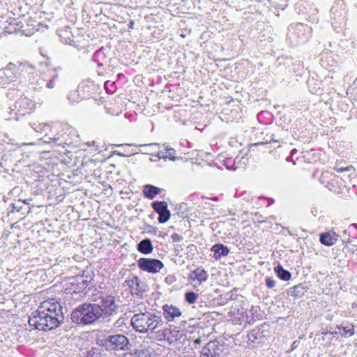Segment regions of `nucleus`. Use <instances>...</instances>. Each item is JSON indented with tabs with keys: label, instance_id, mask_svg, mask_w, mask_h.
<instances>
[{
	"label": "nucleus",
	"instance_id": "nucleus-1",
	"mask_svg": "<svg viewBox=\"0 0 357 357\" xmlns=\"http://www.w3.org/2000/svg\"><path fill=\"white\" fill-rule=\"evenodd\" d=\"M63 320L61 304L52 299L40 303L29 316V324L38 331H49L59 327Z\"/></svg>",
	"mask_w": 357,
	"mask_h": 357
},
{
	"label": "nucleus",
	"instance_id": "nucleus-2",
	"mask_svg": "<svg viewBox=\"0 0 357 357\" xmlns=\"http://www.w3.org/2000/svg\"><path fill=\"white\" fill-rule=\"evenodd\" d=\"M78 137L77 130L67 123H55L50 125V128L41 138L44 143L51 144L52 146H70Z\"/></svg>",
	"mask_w": 357,
	"mask_h": 357
},
{
	"label": "nucleus",
	"instance_id": "nucleus-3",
	"mask_svg": "<svg viewBox=\"0 0 357 357\" xmlns=\"http://www.w3.org/2000/svg\"><path fill=\"white\" fill-rule=\"evenodd\" d=\"M131 326L139 333H153L164 324L160 312L152 310L139 312L133 314Z\"/></svg>",
	"mask_w": 357,
	"mask_h": 357
},
{
	"label": "nucleus",
	"instance_id": "nucleus-4",
	"mask_svg": "<svg viewBox=\"0 0 357 357\" xmlns=\"http://www.w3.org/2000/svg\"><path fill=\"white\" fill-rule=\"evenodd\" d=\"M96 343L107 351H127L130 347L128 338L122 334H102L96 338Z\"/></svg>",
	"mask_w": 357,
	"mask_h": 357
},
{
	"label": "nucleus",
	"instance_id": "nucleus-5",
	"mask_svg": "<svg viewBox=\"0 0 357 357\" xmlns=\"http://www.w3.org/2000/svg\"><path fill=\"white\" fill-rule=\"evenodd\" d=\"M98 312L93 303H84L73 310L71 319L79 325H89L100 319Z\"/></svg>",
	"mask_w": 357,
	"mask_h": 357
},
{
	"label": "nucleus",
	"instance_id": "nucleus-6",
	"mask_svg": "<svg viewBox=\"0 0 357 357\" xmlns=\"http://www.w3.org/2000/svg\"><path fill=\"white\" fill-rule=\"evenodd\" d=\"M195 319H191L188 321L181 320L178 322V326H173L172 324H169L167 328L168 334V343L172 344L177 342H182L185 339L186 333H194L195 329L200 330L201 328L198 326H196Z\"/></svg>",
	"mask_w": 357,
	"mask_h": 357
},
{
	"label": "nucleus",
	"instance_id": "nucleus-7",
	"mask_svg": "<svg viewBox=\"0 0 357 357\" xmlns=\"http://www.w3.org/2000/svg\"><path fill=\"white\" fill-rule=\"evenodd\" d=\"M312 34V28L303 23L291 24L288 27L287 40L292 45L296 46L308 40Z\"/></svg>",
	"mask_w": 357,
	"mask_h": 357
},
{
	"label": "nucleus",
	"instance_id": "nucleus-8",
	"mask_svg": "<svg viewBox=\"0 0 357 357\" xmlns=\"http://www.w3.org/2000/svg\"><path fill=\"white\" fill-rule=\"evenodd\" d=\"M347 7L343 0H337L334 2L331 9V24L337 32L346 24Z\"/></svg>",
	"mask_w": 357,
	"mask_h": 357
},
{
	"label": "nucleus",
	"instance_id": "nucleus-9",
	"mask_svg": "<svg viewBox=\"0 0 357 357\" xmlns=\"http://www.w3.org/2000/svg\"><path fill=\"white\" fill-rule=\"evenodd\" d=\"M260 308L259 306L251 305L250 308L241 307L237 310L236 312H234L231 316V320L234 324H251L256 319H259L261 314H259Z\"/></svg>",
	"mask_w": 357,
	"mask_h": 357
},
{
	"label": "nucleus",
	"instance_id": "nucleus-10",
	"mask_svg": "<svg viewBox=\"0 0 357 357\" xmlns=\"http://www.w3.org/2000/svg\"><path fill=\"white\" fill-rule=\"evenodd\" d=\"M93 303L98 314L101 319H105L115 314L117 312L118 305L114 296H100Z\"/></svg>",
	"mask_w": 357,
	"mask_h": 357
},
{
	"label": "nucleus",
	"instance_id": "nucleus-11",
	"mask_svg": "<svg viewBox=\"0 0 357 357\" xmlns=\"http://www.w3.org/2000/svg\"><path fill=\"white\" fill-rule=\"evenodd\" d=\"M59 79V74L56 68L49 69L47 72L33 77L31 84L34 89H41L54 88Z\"/></svg>",
	"mask_w": 357,
	"mask_h": 357
},
{
	"label": "nucleus",
	"instance_id": "nucleus-12",
	"mask_svg": "<svg viewBox=\"0 0 357 357\" xmlns=\"http://www.w3.org/2000/svg\"><path fill=\"white\" fill-rule=\"evenodd\" d=\"M3 69L6 73V78L10 82L24 75L26 73H33L34 67L28 62H10Z\"/></svg>",
	"mask_w": 357,
	"mask_h": 357
},
{
	"label": "nucleus",
	"instance_id": "nucleus-13",
	"mask_svg": "<svg viewBox=\"0 0 357 357\" xmlns=\"http://www.w3.org/2000/svg\"><path fill=\"white\" fill-rule=\"evenodd\" d=\"M268 325L261 324L253 328L247 335L250 348L259 347L266 343L268 333Z\"/></svg>",
	"mask_w": 357,
	"mask_h": 357
},
{
	"label": "nucleus",
	"instance_id": "nucleus-14",
	"mask_svg": "<svg viewBox=\"0 0 357 357\" xmlns=\"http://www.w3.org/2000/svg\"><path fill=\"white\" fill-rule=\"evenodd\" d=\"M226 347L222 340L210 341L202 348L200 357H223L226 354Z\"/></svg>",
	"mask_w": 357,
	"mask_h": 357
},
{
	"label": "nucleus",
	"instance_id": "nucleus-15",
	"mask_svg": "<svg viewBox=\"0 0 357 357\" xmlns=\"http://www.w3.org/2000/svg\"><path fill=\"white\" fill-rule=\"evenodd\" d=\"M34 109L35 103L32 100L26 96H21L13 105L8 107L9 111L8 112L11 114L13 111H15L16 115L24 116L31 113Z\"/></svg>",
	"mask_w": 357,
	"mask_h": 357
},
{
	"label": "nucleus",
	"instance_id": "nucleus-16",
	"mask_svg": "<svg viewBox=\"0 0 357 357\" xmlns=\"http://www.w3.org/2000/svg\"><path fill=\"white\" fill-rule=\"evenodd\" d=\"M92 280L93 277L89 275H77L70 279V287L68 289L75 294L83 293L88 288Z\"/></svg>",
	"mask_w": 357,
	"mask_h": 357
},
{
	"label": "nucleus",
	"instance_id": "nucleus-17",
	"mask_svg": "<svg viewBox=\"0 0 357 357\" xmlns=\"http://www.w3.org/2000/svg\"><path fill=\"white\" fill-rule=\"evenodd\" d=\"M139 268L151 273H157L164 267L163 263L157 259L140 258L137 261Z\"/></svg>",
	"mask_w": 357,
	"mask_h": 357
},
{
	"label": "nucleus",
	"instance_id": "nucleus-18",
	"mask_svg": "<svg viewBox=\"0 0 357 357\" xmlns=\"http://www.w3.org/2000/svg\"><path fill=\"white\" fill-rule=\"evenodd\" d=\"M80 96L84 99H89L93 98L98 93L100 86L95 84L93 80L89 79L83 80L79 84L78 86Z\"/></svg>",
	"mask_w": 357,
	"mask_h": 357
},
{
	"label": "nucleus",
	"instance_id": "nucleus-19",
	"mask_svg": "<svg viewBox=\"0 0 357 357\" xmlns=\"http://www.w3.org/2000/svg\"><path fill=\"white\" fill-rule=\"evenodd\" d=\"M124 284L129 287L132 296L142 297L147 291V285L137 276L127 279Z\"/></svg>",
	"mask_w": 357,
	"mask_h": 357
},
{
	"label": "nucleus",
	"instance_id": "nucleus-20",
	"mask_svg": "<svg viewBox=\"0 0 357 357\" xmlns=\"http://www.w3.org/2000/svg\"><path fill=\"white\" fill-rule=\"evenodd\" d=\"M162 315L167 323L180 321V318L182 317L181 310L173 305L165 304L162 307Z\"/></svg>",
	"mask_w": 357,
	"mask_h": 357
},
{
	"label": "nucleus",
	"instance_id": "nucleus-21",
	"mask_svg": "<svg viewBox=\"0 0 357 357\" xmlns=\"http://www.w3.org/2000/svg\"><path fill=\"white\" fill-rule=\"evenodd\" d=\"M154 211L158 214V220L160 223H165L169 220L171 216L170 211L165 202L155 201L151 203Z\"/></svg>",
	"mask_w": 357,
	"mask_h": 357
},
{
	"label": "nucleus",
	"instance_id": "nucleus-22",
	"mask_svg": "<svg viewBox=\"0 0 357 357\" xmlns=\"http://www.w3.org/2000/svg\"><path fill=\"white\" fill-rule=\"evenodd\" d=\"M287 130L288 126L280 123L279 126L275 130L268 131L267 135H270V140L273 142H280L284 139L285 132Z\"/></svg>",
	"mask_w": 357,
	"mask_h": 357
},
{
	"label": "nucleus",
	"instance_id": "nucleus-23",
	"mask_svg": "<svg viewBox=\"0 0 357 357\" xmlns=\"http://www.w3.org/2000/svg\"><path fill=\"white\" fill-rule=\"evenodd\" d=\"M338 236H339L335 231L331 230L321 233L319 234V241L325 246H332L337 241Z\"/></svg>",
	"mask_w": 357,
	"mask_h": 357
},
{
	"label": "nucleus",
	"instance_id": "nucleus-24",
	"mask_svg": "<svg viewBox=\"0 0 357 357\" xmlns=\"http://www.w3.org/2000/svg\"><path fill=\"white\" fill-rule=\"evenodd\" d=\"M176 151L174 149L169 146H165L164 151H159L154 155L158 158L159 159H169L172 161H175L176 160L182 158V157L181 156H176Z\"/></svg>",
	"mask_w": 357,
	"mask_h": 357
},
{
	"label": "nucleus",
	"instance_id": "nucleus-25",
	"mask_svg": "<svg viewBox=\"0 0 357 357\" xmlns=\"http://www.w3.org/2000/svg\"><path fill=\"white\" fill-rule=\"evenodd\" d=\"M309 91L316 95H320L324 91V84L322 82L314 79V77H310L307 82Z\"/></svg>",
	"mask_w": 357,
	"mask_h": 357
},
{
	"label": "nucleus",
	"instance_id": "nucleus-26",
	"mask_svg": "<svg viewBox=\"0 0 357 357\" xmlns=\"http://www.w3.org/2000/svg\"><path fill=\"white\" fill-rule=\"evenodd\" d=\"M211 251L213 253V258L216 260L220 259L222 257H226L229 253V249L222 243H216L213 245Z\"/></svg>",
	"mask_w": 357,
	"mask_h": 357
},
{
	"label": "nucleus",
	"instance_id": "nucleus-27",
	"mask_svg": "<svg viewBox=\"0 0 357 357\" xmlns=\"http://www.w3.org/2000/svg\"><path fill=\"white\" fill-rule=\"evenodd\" d=\"M208 275L207 272L202 268H197L195 271L190 273V278L192 281H197L199 284L207 280Z\"/></svg>",
	"mask_w": 357,
	"mask_h": 357
},
{
	"label": "nucleus",
	"instance_id": "nucleus-28",
	"mask_svg": "<svg viewBox=\"0 0 357 357\" xmlns=\"http://www.w3.org/2000/svg\"><path fill=\"white\" fill-rule=\"evenodd\" d=\"M109 51V48L101 47L94 52L92 58L93 61L96 63H106L107 56Z\"/></svg>",
	"mask_w": 357,
	"mask_h": 357
},
{
	"label": "nucleus",
	"instance_id": "nucleus-29",
	"mask_svg": "<svg viewBox=\"0 0 357 357\" xmlns=\"http://www.w3.org/2000/svg\"><path fill=\"white\" fill-rule=\"evenodd\" d=\"M137 249L142 254L149 255L153 252V247L149 238H144L137 243Z\"/></svg>",
	"mask_w": 357,
	"mask_h": 357
},
{
	"label": "nucleus",
	"instance_id": "nucleus-30",
	"mask_svg": "<svg viewBox=\"0 0 357 357\" xmlns=\"http://www.w3.org/2000/svg\"><path fill=\"white\" fill-rule=\"evenodd\" d=\"M307 291V288L303 284L295 285L287 290V294L298 299L302 297Z\"/></svg>",
	"mask_w": 357,
	"mask_h": 357
},
{
	"label": "nucleus",
	"instance_id": "nucleus-31",
	"mask_svg": "<svg viewBox=\"0 0 357 357\" xmlns=\"http://www.w3.org/2000/svg\"><path fill=\"white\" fill-rule=\"evenodd\" d=\"M345 234H348V238L345 239H342V242L344 244H347L351 242L352 238H357V224L354 223L351 224L347 229H345L342 233V237H344Z\"/></svg>",
	"mask_w": 357,
	"mask_h": 357
},
{
	"label": "nucleus",
	"instance_id": "nucleus-32",
	"mask_svg": "<svg viewBox=\"0 0 357 357\" xmlns=\"http://www.w3.org/2000/svg\"><path fill=\"white\" fill-rule=\"evenodd\" d=\"M162 189L152 185H146L144 186L143 193L145 197L153 199L157 195L161 192Z\"/></svg>",
	"mask_w": 357,
	"mask_h": 357
},
{
	"label": "nucleus",
	"instance_id": "nucleus-33",
	"mask_svg": "<svg viewBox=\"0 0 357 357\" xmlns=\"http://www.w3.org/2000/svg\"><path fill=\"white\" fill-rule=\"evenodd\" d=\"M274 272L280 280L284 281H288L291 278V273L289 271L284 269L280 264L274 267Z\"/></svg>",
	"mask_w": 357,
	"mask_h": 357
},
{
	"label": "nucleus",
	"instance_id": "nucleus-34",
	"mask_svg": "<svg viewBox=\"0 0 357 357\" xmlns=\"http://www.w3.org/2000/svg\"><path fill=\"white\" fill-rule=\"evenodd\" d=\"M69 29V27H66L65 29L59 30V35L63 43L70 45L74 42L75 38L72 35L71 31Z\"/></svg>",
	"mask_w": 357,
	"mask_h": 357
},
{
	"label": "nucleus",
	"instance_id": "nucleus-35",
	"mask_svg": "<svg viewBox=\"0 0 357 357\" xmlns=\"http://www.w3.org/2000/svg\"><path fill=\"white\" fill-rule=\"evenodd\" d=\"M238 296V295L236 294V290L234 289L233 291L221 294L218 300L220 301V304L225 305L230 301L236 300Z\"/></svg>",
	"mask_w": 357,
	"mask_h": 357
},
{
	"label": "nucleus",
	"instance_id": "nucleus-36",
	"mask_svg": "<svg viewBox=\"0 0 357 357\" xmlns=\"http://www.w3.org/2000/svg\"><path fill=\"white\" fill-rule=\"evenodd\" d=\"M218 162L225 167L228 170H235V160L232 158H225L223 155H218L217 158Z\"/></svg>",
	"mask_w": 357,
	"mask_h": 357
},
{
	"label": "nucleus",
	"instance_id": "nucleus-37",
	"mask_svg": "<svg viewBox=\"0 0 357 357\" xmlns=\"http://www.w3.org/2000/svg\"><path fill=\"white\" fill-rule=\"evenodd\" d=\"M273 115L268 111H261L257 114V119L259 123L268 124L272 121Z\"/></svg>",
	"mask_w": 357,
	"mask_h": 357
},
{
	"label": "nucleus",
	"instance_id": "nucleus-38",
	"mask_svg": "<svg viewBox=\"0 0 357 357\" xmlns=\"http://www.w3.org/2000/svg\"><path fill=\"white\" fill-rule=\"evenodd\" d=\"M67 98L71 104L77 103L84 100V98H82V96H80L78 87L77 90L70 91L68 94Z\"/></svg>",
	"mask_w": 357,
	"mask_h": 357
},
{
	"label": "nucleus",
	"instance_id": "nucleus-39",
	"mask_svg": "<svg viewBox=\"0 0 357 357\" xmlns=\"http://www.w3.org/2000/svg\"><path fill=\"white\" fill-rule=\"evenodd\" d=\"M234 160H235V170L237 168H245L248 164V158L247 157V154L242 156H236Z\"/></svg>",
	"mask_w": 357,
	"mask_h": 357
},
{
	"label": "nucleus",
	"instance_id": "nucleus-40",
	"mask_svg": "<svg viewBox=\"0 0 357 357\" xmlns=\"http://www.w3.org/2000/svg\"><path fill=\"white\" fill-rule=\"evenodd\" d=\"M331 53H324L321 55L320 63L321 66L327 68L328 66H332L334 63V60L331 59Z\"/></svg>",
	"mask_w": 357,
	"mask_h": 357
},
{
	"label": "nucleus",
	"instance_id": "nucleus-41",
	"mask_svg": "<svg viewBox=\"0 0 357 357\" xmlns=\"http://www.w3.org/2000/svg\"><path fill=\"white\" fill-rule=\"evenodd\" d=\"M305 120L303 119H297L295 122H294V130H293V135H296V136H298L301 134V133H303L305 130L304 129V127H302V126L303 125V123H305Z\"/></svg>",
	"mask_w": 357,
	"mask_h": 357
},
{
	"label": "nucleus",
	"instance_id": "nucleus-42",
	"mask_svg": "<svg viewBox=\"0 0 357 357\" xmlns=\"http://www.w3.org/2000/svg\"><path fill=\"white\" fill-rule=\"evenodd\" d=\"M96 347H92L90 349L84 353V357H102V349Z\"/></svg>",
	"mask_w": 357,
	"mask_h": 357
},
{
	"label": "nucleus",
	"instance_id": "nucleus-43",
	"mask_svg": "<svg viewBox=\"0 0 357 357\" xmlns=\"http://www.w3.org/2000/svg\"><path fill=\"white\" fill-rule=\"evenodd\" d=\"M119 83H116V81L107 80L105 82L104 87L107 93L113 94L116 92Z\"/></svg>",
	"mask_w": 357,
	"mask_h": 357
},
{
	"label": "nucleus",
	"instance_id": "nucleus-44",
	"mask_svg": "<svg viewBox=\"0 0 357 357\" xmlns=\"http://www.w3.org/2000/svg\"><path fill=\"white\" fill-rule=\"evenodd\" d=\"M30 126L37 132H46L50 128V125L43 123H31Z\"/></svg>",
	"mask_w": 357,
	"mask_h": 357
},
{
	"label": "nucleus",
	"instance_id": "nucleus-45",
	"mask_svg": "<svg viewBox=\"0 0 357 357\" xmlns=\"http://www.w3.org/2000/svg\"><path fill=\"white\" fill-rule=\"evenodd\" d=\"M139 146L144 149L140 151L142 153L153 155L152 152L153 151L154 148L159 147L160 144L158 143H151L148 144H140Z\"/></svg>",
	"mask_w": 357,
	"mask_h": 357
},
{
	"label": "nucleus",
	"instance_id": "nucleus-46",
	"mask_svg": "<svg viewBox=\"0 0 357 357\" xmlns=\"http://www.w3.org/2000/svg\"><path fill=\"white\" fill-rule=\"evenodd\" d=\"M198 294L194 291H187L185 294V301L189 304H193L198 298Z\"/></svg>",
	"mask_w": 357,
	"mask_h": 357
},
{
	"label": "nucleus",
	"instance_id": "nucleus-47",
	"mask_svg": "<svg viewBox=\"0 0 357 357\" xmlns=\"http://www.w3.org/2000/svg\"><path fill=\"white\" fill-rule=\"evenodd\" d=\"M96 72L99 76H105L109 71L107 66H105V63H97Z\"/></svg>",
	"mask_w": 357,
	"mask_h": 357
},
{
	"label": "nucleus",
	"instance_id": "nucleus-48",
	"mask_svg": "<svg viewBox=\"0 0 357 357\" xmlns=\"http://www.w3.org/2000/svg\"><path fill=\"white\" fill-rule=\"evenodd\" d=\"M167 328L155 331L156 337L159 340H166L168 342Z\"/></svg>",
	"mask_w": 357,
	"mask_h": 357
},
{
	"label": "nucleus",
	"instance_id": "nucleus-49",
	"mask_svg": "<svg viewBox=\"0 0 357 357\" xmlns=\"http://www.w3.org/2000/svg\"><path fill=\"white\" fill-rule=\"evenodd\" d=\"M337 107L339 109L343 112H347L349 109V105L346 100L339 101Z\"/></svg>",
	"mask_w": 357,
	"mask_h": 357
},
{
	"label": "nucleus",
	"instance_id": "nucleus-50",
	"mask_svg": "<svg viewBox=\"0 0 357 357\" xmlns=\"http://www.w3.org/2000/svg\"><path fill=\"white\" fill-rule=\"evenodd\" d=\"M9 25L10 26H4L3 27L4 31L8 33H15L17 30L16 27L17 23L13 24V22H10Z\"/></svg>",
	"mask_w": 357,
	"mask_h": 357
},
{
	"label": "nucleus",
	"instance_id": "nucleus-51",
	"mask_svg": "<svg viewBox=\"0 0 357 357\" xmlns=\"http://www.w3.org/2000/svg\"><path fill=\"white\" fill-rule=\"evenodd\" d=\"M117 64V59L115 57L109 58L108 60V63L107 64V70L109 72L113 71L115 68L116 65Z\"/></svg>",
	"mask_w": 357,
	"mask_h": 357
},
{
	"label": "nucleus",
	"instance_id": "nucleus-52",
	"mask_svg": "<svg viewBox=\"0 0 357 357\" xmlns=\"http://www.w3.org/2000/svg\"><path fill=\"white\" fill-rule=\"evenodd\" d=\"M70 45H72L77 48V50H83L86 46V43H81V42L78 40V38H75L74 42H73Z\"/></svg>",
	"mask_w": 357,
	"mask_h": 357
},
{
	"label": "nucleus",
	"instance_id": "nucleus-53",
	"mask_svg": "<svg viewBox=\"0 0 357 357\" xmlns=\"http://www.w3.org/2000/svg\"><path fill=\"white\" fill-rule=\"evenodd\" d=\"M10 83L3 68H0V86Z\"/></svg>",
	"mask_w": 357,
	"mask_h": 357
},
{
	"label": "nucleus",
	"instance_id": "nucleus-54",
	"mask_svg": "<svg viewBox=\"0 0 357 357\" xmlns=\"http://www.w3.org/2000/svg\"><path fill=\"white\" fill-rule=\"evenodd\" d=\"M344 330V335L351 336L354 333V328L352 325H348L347 326H342Z\"/></svg>",
	"mask_w": 357,
	"mask_h": 357
},
{
	"label": "nucleus",
	"instance_id": "nucleus-55",
	"mask_svg": "<svg viewBox=\"0 0 357 357\" xmlns=\"http://www.w3.org/2000/svg\"><path fill=\"white\" fill-rule=\"evenodd\" d=\"M207 340V336L205 335H202L201 336H199L197 338H196L194 341H193V347L195 348H197V347L198 345H199L201 343L206 341Z\"/></svg>",
	"mask_w": 357,
	"mask_h": 357
},
{
	"label": "nucleus",
	"instance_id": "nucleus-56",
	"mask_svg": "<svg viewBox=\"0 0 357 357\" xmlns=\"http://www.w3.org/2000/svg\"><path fill=\"white\" fill-rule=\"evenodd\" d=\"M275 280L273 278L267 277L266 278V285L268 289H273L275 287Z\"/></svg>",
	"mask_w": 357,
	"mask_h": 357
},
{
	"label": "nucleus",
	"instance_id": "nucleus-57",
	"mask_svg": "<svg viewBox=\"0 0 357 357\" xmlns=\"http://www.w3.org/2000/svg\"><path fill=\"white\" fill-rule=\"evenodd\" d=\"M22 202L19 200L17 202L15 203V204H11L10 205V208H11V212H14V211H20V209L22 208Z\"/></svg>",
	"mask_w": 357,
	"mask_h": 357
},
{
	"label": "nucleus",
	"instance_id": "nucleus-58",
	"mask_svg": "<svg viewBox=\"0 0 357 357\" xmlns=\"http://www.w3.org/2000/svg\"><path fill=\"white\" fill-rule=\"evenodd\" d=\"M144 355V352L142 351H138L135 353H125L123 357H141Z\"/></svg>",
	"mask_w": 357,
	"mask_h": 357
},
{
	"label": "nucleus",
	"instance_id": "nucleus-59",
	"mask_svg": "<svg viewBox=\"0 0 357 357\" xmlns=\"http://www.w3.org/2000/svg\"><path fill=\"white\" fill-rule=\"evenodd\" d=\"M334 169L337 172H343L346 171H349L352 169L351 166H347V167H341L339 165H335L334 167Z\"/></svg>",
	"mask_w": 357,
	"mask_h": 357
},
{
	"label": "nucleus",
	"instance_id": "nucleus-60",
	"mask_svg": "<svg viewBox=\"0 0 357 357\" xmlns=\"http://www.w3.org/2000/svg\"><path fill=\"white\" fill-rule=\"evenodd\" d=\"M171 238L172 241L176 243L180 242L183 240V236L176 233L172 234Z\"/></svg>",
	"mask_w": 357,
	"mask_h": 357
},
{
	"label": "nucleus",
	"instance_id": "nucleus-61",
	"mask_svg": "<svg viewBox=\"0 0 357 357\" xmlns=\"http://www.w3.org/2000/svg\"><path fill=\"white\" fill-rule=\"evenodd\" d=\"M284 121V122L285 121H287V123H284V125L287 126L289 127V123H290L291 121V119L289 118V116H287V115H283L279 120V123H280L281 121ZM280 123H278L279 125Z\"/></svg>",
	"mask_w": 357,
	"mask_h": 357
},
{
	"label": "nucleus",
	"instance_id": "nucleus-62",
	"mask_svg": "<svg viewBox=\"0 0 357 357\" xmlns=\"http://www.w3.org/2000/svg\"><path fill=\"white\" fill-rule=\"evenodd\" d=\"M165 280L167 284H171L175 281V278L173 275H169L165 278Z\"/></svg>",
	"mask_w": 357,
	"mask_h": 357
},
{
	"label": "nucleus",
	"instance_id": "nucleus-63",
	"mask_svg": "<svg viewBox=\"0 0 357 357\" xmlns=\"http://www.w3.org/2000/svg\"><path fill=\"white\" fill-rule=\"evenodd\" d=\"M180 145L182 146H187L188 148L192 147L191 143L187 140L180 142Z\"/></svg>",
	"mask_w": 357,
	"mask_h": 357
},
{
	"label": "nucleus",
	"instance_id": "nucleus-64",
	"mask_svg": "<svg viewBox=\"0 0 357 357\" xmlns=\"http://www.w3.org/2000/svg\"><path fill=\"white\" fill-rule=\"evenodd\" d=\"M116 83H119V81L121 80H123L124 81L126 79V76L124 75V74L123 73H119L117 75H116Z\"/></svg>",
	"mask_w": 357,
	"mask_h": 357
}]
</instances>
